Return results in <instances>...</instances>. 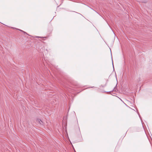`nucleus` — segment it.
<instances>
[{
  "instance_id": "nucleus-4",
  "label": "nucleus",
  "mask_w": 152,
  "mask_h": 152,
  "mask_svg": "<svg viewBox=\"0 0 152 152\" xmlns=\"http://www.w3.org/2000/svg\"><path fill=\"white\" fill-rule=\"evenodd\" d=\"M36 38H38V37H38V36H36Z\"/></svg>"
},
{
  "instance_id": "nucleus-2",
  "label": "nucleus",
  "mask_w": 152,
  "mask_h": 152,
  "mask_svg": "<svg viewBox=\"0 0 152 152\" xmlns=\"http://www.w3.org/2000/svg\"><path fill=\"white\" fill-rule=\"evenodd\" d=\"M20 31H22V32H23V33H24V34H27L25 32L23 31L22 30H20L19 29V30Z\"/></svg>"
},
{
  "instance_id": "nucleus-3",
  "label": "nucleus",
  "mask_w": 152,
  "mask_h": 152,
  "mask_svg": "<svg viewBox=\"0 0 152 152\" xmlns=\"http://www.w3.org/2000/svg\"><path fill=\"white\" fill-rule=\"evenodd\" d=\"M112 64H113V60H112ZM113 67H114V66H113Z\"/></svg>"
},
{
  "instance_id": "nucleus-1",
  "label": "nucleus",
  "mask_w": 152,
  "mask_h": 152,
  "mask_svg": "<svg viewBox=\"0 0 152 152\" xmlns=\"http://www.w3.org/2000/svg\"><path fill=\"white\" fill-rule=\"evenodd\" d=\"M36 121L37 123H39L40 124L42 125H43L44 124V123L43 121H42L41 120L39 119H37L36 120Z\"/></svg>"
},
{
  "instance_id": "nucleus-5",
  "label": "nucleus",
  "mask_w": 152,
  "mask_h": 152,
  "mask_svg": "<svg viewBox=\"0 0 152 152\" xmlns=\"http://www.w3.org/2000/svg\"><path fill=\"white\" fill-rule=\"evenodd\" d=\"M115 88H114L113 89V91H115Z\"/></svg>"
}]
</instances>
